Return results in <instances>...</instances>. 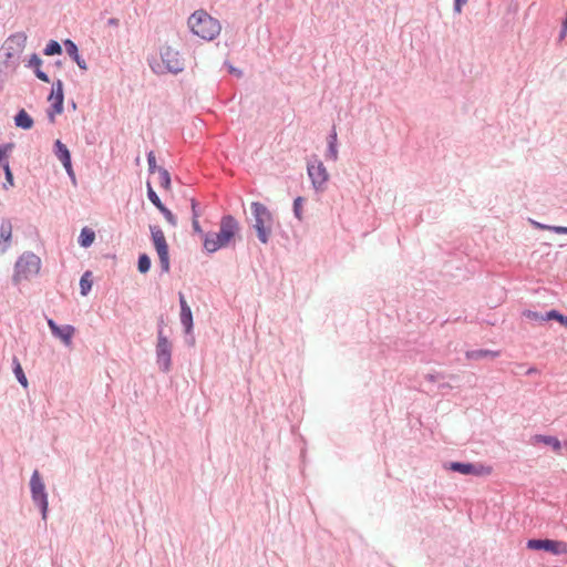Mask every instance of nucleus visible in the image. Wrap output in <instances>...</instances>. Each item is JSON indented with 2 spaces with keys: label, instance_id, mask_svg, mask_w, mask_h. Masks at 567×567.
I'll return each instance as SVG.
<instances>
[{
  "label": "nucleus",
  "instance_id": "nucleus-30",
  "mask_svg": "<svg viewBox=\"0 0 567 567\" xmlns=\"http://www.w3.org/2000/svg\"><path fill=\"white\" fill-rule=\"evenodd\" d=\"M159 210L164 215V217L167 220V223H169L172 226H176L177 225V219H176V217L173 215V213L169 209H167L165 206H163V207L159 208Z\"/></svg>",
  "mask_w": 567,
  "mask_h": 567
},
{
  "label": "nucleus",
  "instance_id": "nucleus-29",
  "mask_svg": "<svg viewBox=\"0 0 567 567\" xmlns=\"http://www.w3.org/2000/svg\"><path fill=\"white\" fill-rule=\"evenodd\" d=\"M64 45H65V50L66 52L74 59V60H78V48L76 45L71 41V40H66L64 42Z\"/></svg>",
  "mask_w": 567,
  "mask_h": 567
},
{
  "label": "nucleus",
  "instance_id": "nucleus-24",
  "mask_svg": "<svg viewBox=\"0 0 567 567\" xmlns=\"http://www.w3.org/2000/svg\"><path fill=\"white\" fill-rule=\"evenodd\" d=\"M138 270L142 274H145L150 270L151 267V259L146 254H143L138 257V264H137Z\"/></svg>",
  "mask_w": 567,
  "mask_h": 567
},
{
  "label": "nucleus",
  "instance_id": "nucleus-9",
  "mask_svg": "<svg viewBox=\"0 0 567 567\" xmlns=\"http://www.w3.org/2000/svg\"><path fill=\"white\" fill-rule=\"evenodd\" d=\"M308 174L317 190H323L329 179V174L322 162H315L308 165Z\"/></svg>",
  "mask_w": 567,
  "mask_h": 567
},
{
  "label": "nucleus",
  "instance_id": "nucleus-38",
  "mask_svg": "<svg viewBox=\"0 0 567 567\" xmlns=\"http://www.w3.org/2000/svg\"><path fill=\"white\" fill-rule=\"evenodd\" d=\"M7 150H8V146H6V147L0 146V166L1 167H3V164L7 162V161H3V157L7 154Z\"/></svg>",
  "mask_w": 567,
  "mask_h": 567
},
{
  "label": "nucleus",
  "instance_id": "nucleus-31",
  "mask_svg": "<svg viewBox=\"0 0 567 567\" xmlns=\"http://www.w3.org/2000/svg\"><path fill=\"white\" fill-rule=\"evenodd\" d=\"M147 195L150 200L159 209L164 205L162 204L161 199L158 198L157 194L154 192V189L148 185Z\"/></svg>",
  "mask_w": 567,
  "mask_h": 567
},
{
  "label": "nucleus",
  "instance_id": "nucleus-11",
  "mask_svg": "<svg viewBox=\"0 0 567 567\" xmlns=\"http://www.w3.org/2000/svg\"><path fill=\"white\" fill-rule=\"evenodd\" d=\"M171 343L163 332H158V341L156 346L157 362L164 371H168L171 367Z\"/></svg>",
  "mask_w": 567,
  "mask_h": 567
},
{
  "label": "nucleus",
  "instance_id": "nucleus-27",
  "mask_svg": "<svg viewBox=\"0 0 567 567\" xmlns=\"http://www.w3.org/2000/svg\"><path fill=\"white\" fill-rule=\"evenodd\" d=\"M60 52H61V47L56 41H51L44 49V54H47V55L59 54Z\"/></svg>",
  "mask_w": 567,
  "mask_h": 567
},
{
  "label": "nucleus",
  "instance_id": "nucleus-1",
  "mask_svg": "<svg viewBox=\"0 0 567 567\" xmlns=\"http://www.w3.org/2000/svg\"><path fill=\"white\" fill-rule=\"evenodd\" d=\"M239 233L240 226L235 217L225 215L220 218L218 231L204 235V249L213 254L221 248L229 247L235 244Z\"/></svg>",
  "mask_w": 567,
  "mask_h": 567
},
{
  "label": "nucleus",
  "instance_id": "nucleus-41",
  "mask_svg": "<svg viewBox=\"0 0 567 567\" xmlns=\"http://www.w3.org/2000/svg\"><path fill=\"white\" fill-rule=\"evenodd\" d=\"M535 226L539 229H547V230H550V227H551V226L543 225L539 223H535Z\"/></svg>",
  "mask_w": 567,
  "mask_h": 567
},
{
  "label": "nucleus",
  "instance_id": "nucleus-6",
  "mask_svg": "<svg viewBox=\"0 0 567 567\" xmlns=\"http://www.w3.org/2000/svg\"><path fill=\"white\" fill-rule=\"evenodd\" d=\"M152 240L154 247L158 254L159 262L163 271L167 272L169 270V256H168V245L166 243L165 235L163 230L154 225L150 227Z\"/></svg>",
  "mask_w": 567,
  "mask_h": 567
},
{
  "label": "nucleus",
  "instance_id": "nucleus-39",
  "mask_svg": "<svg viewBox=\"0 0 567 567\" xmlns=\"http://www.w3.org/2000/svg\"><path fill=\"white\" fill-rule=\"evenodd\" d=\"M75 62L81 69L86 70V64L83 60L80 59V56H78V60H75Z\"/></svg>",
  "mask_w": 567,
  "mask_h": 567
},
{
  "label": "nucleus",
  "instance_id": "nucleus-14",
  "mask_svg": "<svg viewBox=\"0 0 567 567\" xmlns=\"http://www.w3.org/2000/svg\"><path fill=\"white\" fill-rule=\"evenodd\" d=\"M450 468L454 472H458L464 475H470V474L482 475L484 473L488 474L491 472L489 470L485 471V468L483 466L477 467L471 463H458V462L451 463Z\"/></svg>",
  "mask_w": 567,
  "mask_h": 567
},
{
  "label": "nucleus",
  "instance_id": "nucleus-32",
  "mask_svg": "<svg viewBox=\"0 0 567 567\" xmlns=\"http://www.w3.org/2000/svg\"><path fill=\"white\" fill-rule=\"evenodd\" d=\"M198 218H199V213H195V216H193V221H192L193 229L196 234H199L202 236V238L204 239V235H206L207 233L203 231Z\"/></svg>",
  "mask_w": 567,
  "mask_h": 567
},
{
  "label": "nucleus",
  "instance_id": "nucleus-4",
  "mask_svg": "<svg viewBox=\"0 0 567 567\" xmlns=\"http://www.w3.org/2000/svg\"><path fill=\"white\" fill-rule=\"evenodd\" d=\"M41 268V260L31 252L23 254L16 262L13 281L20 284L37 276Z\"/></svg>",
  "mask_w": 567,
  "mask_h": 567
},
{
  "label": "nucleus",
  "instance_id": "nucleus-42",
  "mask_svg": "<svg viewBox=\"0 0 567 567\" xmlns=\"http://www.w3.org/2000/svg\"><path fill=\"white\" fill-rule=\"evenodd\" d=\"M231 73H236L238 76L241 74L239 71H236L233 66L229 68Z\"/></svg>",
  "mask_w": 567,
  "mask_h": 567
},
{
  "label": "nucleus",
  "instance_id": "nucleus-8",
  "mask_svg": "<svg viewBox=\"0 0 567 567\" xmlns=\"http://www.w3.org/2000/svg\"><path fill=\"white\" fill-rule=\"evenodd\" d=\"M527 547L533 550H546L554 555H566L567 554V544L561 540H553V539H529L527 542Z\"/></svg>",
  "mask_w": 567,
  "mask_h": 567
},
{
  "label": "nucleus",
  "instance_id": "nucleus-7",
  "mask_svg": "<svg viewBox=\"0 0 567 567\" xmlns=\"http://www.w3.org/2000/svg\"><path fill=\"white\" fill-rule=\"evenodd\" d=\"M30 486H31L33 502L37 503L41 507L42 518L45 519L47 513H48V497H47L44 484H43L38 471H34L32 474L31 481H30Z\"/></svg>",
  "mask_w": 567,
  "mask_h": 567
},
{
  "label": "nucleus",
  "instance_id": "nucleus-16",
  "mask_svg": "<svg viewBox=\"0 0 567 567\" xmlns=\"http://www.w3.org/2000/svg\"><path fill=\"white\" fill-rule=\"evenodd\" d=\"M533 443L538 444L543 443L545 445L551 446L556 452H559L561 449L560 441L555 436H547V435H535L533 437Z\"/></svg>",
  "mask_w": 567,
  "mask_h": 567
},
{
  "label": "nucleus",
  "instance_id": "nucleus-25",
  "mask_svg": "<svg viewBox=\"0 0 567 567\" xmlns=\"http://www.w3.org/2000/svg\"><path fill=\"white\" fill-rule=\"evenodd\" d=\"M89 272L84 274L80 281L81 293L83 296H85L92 287V281L89 279Z\"/></svg>",
  "mask_w": 567,
  "mask_h": 567
},
{
  "label": "nucleus",
  "instance_id": "nucleus-15",
  "mask_svg": "<svg viewBox=\"0 0 567 567\" xmlns=\"http://www.w3.org/2000/svg\"><path fill=\"white\" fill-rule=\"evenodd\" d=\"M179 303H181V322L185 327L187 333L190 332L193 328V315L189 306L186 302V299L183 293H179Z\"/></svg>",
  "mask_w": 567,
  "mask_h": 567
},
{
  "label": "nucleus",
  "instance_id": "nucleus-26",
  "mask_svg": "<svg viewBox=\"0 0 567 567\" xmlns=\"http://www.w3.org/2000/svg\"><path fill=\"white\" fill-rule=\"evenodd\" d=\"M546 319H548V320H551V319L557 320L561 324L567 327V316H563L561 313H559L556 310H551V311L547 312L546 313Z\"/></svg>",
  "mask_w": 567,
  "mask_h": 567
},
{
  "label": "nucleus",
  "instance_id": "nucleus-21",
  "mask_svg": "<svg viewBox=\"0 0 567 567\" xmlns=\"http://www.w3.org/2000/svg\"><path fill=\"white\" fill-rule=\"evenodd\" d=\"M497 355H498V352L491 351V350H477V351H471V352L466 353V357L468 359H474V360L482 359L485 357L496 358Z\"/></svg>",
  "mask_w": 567,
  "mask_h": 567
},
{
  "label": "nucleus",
  "instance_id": "nucleus-2",
  "mask_svg": "<svg viewBox=\"0 0 567 567\" xmlns=\"http://www.w3.org/2000/svg\"><path fill=\"white\" fill-rule=\"evenodd\" d=\"M188 25L194 35H218L221 31L219 21L205 10L195 11L188 19Z\"/></svg>",
  "mask_w": 567,
  "mask_h": 567
},
{
  "label": "nucleus",
  "instance_id": "nucleus-10",
  "mask_svg": "<svg viewBox=\"0 0 567 567\" xmlns=\"http://www.w3.org/2000/svg\"><path fill=\"white\" fill-rule=\"evenodd\" d=\"M63 85L62 82L59 80L52 87L51 94L49 96V101L51 102V109L49 110V118L50 122L55 121V116L58 114H61L63 111Z\"/></svg>",
  "mask_w": 567,
  "mask_h": 567
},
{
  "label": "nucleus",
  "instance_id": "nucleus-5",
  "mask_svg": "<svg viewBox=\"0 0 567 567\" xmlns=\"http://www.w3.org/2000/svg\"><path fill=\"white\" fill-rule=\"evenodd\" d=\"M183 64L181 54L171 47H165L159 52V61L154 59L152 68L157 73L165 71L177 73L183 70Z\"/></svg>",
  "mask_w": 567,
  "mask_h": 567
},
{
  "label": "nucleus",
  "instance_id": "nucleus-36",
  "mask_svg": "<svg viewBox=\"0 0 567 567\" xmlns=\"http://www.w3.org/2000/svg\"><path fill=\"white\" fill-rule=\"evenodd\" d=\"M467 1L468 0H455V6H454L455 12L461 13L463 6L466 4Z\"/></svg>",
  "mask_w": 567,
  "mask_h": 567
},
{
  "label": "nucleus",
  "instance_id": "nucleus-34",
  "mask_svg": "<svg viewBox=\"0 0 567 567\" xmlns=\"http://www.w3.org/2000/svg\"><path fill=\"white\" fill-rule=\"evenodd\" d=\"M2 168H3L4 173H6V181H7V183L9 184V186H13V175H12V172L10 169L9 163L6 162L3 164Z\"/></svg>",
  "mask_w": 567,
  "mask_h": 567
},
{
  "label": "nucleus",
  "instance_id": "nucleus-43",
  "mask_svg": "<svg viewBox=\"0 0 567 567\" xmlns=\"http://www.w3.org/2000/svg\"><path fill=\"white\" fill-rule=\"evenodd\" d=\"M565 446L567 447V441L565 442Z\"/></svg>",
  "mask_w": 567,
  "mask_h": 567
},
{
  "label": "nucleus",
  "instance_id": "nucleus-22",
  "mask_svg": "<svg viewBox=\"0 0 567 567\" xmlns=\"http://www.w3.org/2000/svg\"><path fill=\"white\" fill-rule=\"evenodd\" d=\"M337 133L336 131L332 132V134L330 135V141H329V157L332 159V161H336L338 158V150H337Z\"/></svg>",
  "mask_w": 567,
  "mask_h": 567
},
{
  "label": "nucleus",
  "instance_id": "nucleus-12",
  "mask_svg": "<svg viewBox=\"0 0 567 567\" xmlns=\"http://www.w3.org/2000/svg\"><path fill=\"white\" fill-rule=\"evenodd\" d=\"M48 326L54 337L59 338L66 347L71 346L72 338L75 333V328L73 326L66 324L60 327L52 319H48Z\"/></svg>",
  "mask_w": 567,
  "mask_h": 567
},
{
  "label": "nucleus",
  "instance_id": "nucleus-18",
  "mask_svg": "<svg viewBox=\"0 0 567 567\" xmlns=\"http://www.w3.org/2000/svg\"><path fill=\"white\" fill-rule=\"evenodd\" d=\"M14 121L17 126L22 127L24 130H29L33 125V120L24 110L18 112V114L14 117Z\"/></svg>",
  "mask_w": 567,
  "mask_h": 567
},
{
  "label": "nucleus",
  "instance_id": "nucleus-3",
  "mask_svg": "<svg viewBox=\"0 0 567 567\" xmlns=\"http://www.w3.org/2000/svg\"><path fill=\"white\" fill-rule=\"evenodd\" d=\"M250 207L255 218L254 228L257 231V236L262 244H267L271 234L272 215L261 203L254 202Z\"/></svg>",
  "mask_w": 567,
  "mask_h": 567
},
{
  "label": "nucleus",
  "instance_id": "nucleus-40",
  "mask_svg": "<svg viewBox=\"0 0 567 567\" xmlns=\"http://www.w3.org/2000/svg\"><path fill=\"white\" fill-rule=\"evenodd\" d=\"M190 203H192L193 216H195V213H198L197 208H196L197 207V203H196L195 199H192Z\"/></svg>",
  "mask_w": 567,
  "mask_h": 567
},
{
  "label": "nucleus",
  "instance_id": "nucleus-28",
  "mask_svg": "<svg viewBox=\"0 0 567 567\" xmlns=\"http://www.w3.org/2000/svg\"><path fill=\"white\" fill-rule=\"evenodd\" d=\"M302 204H303L302 197H297L293 202V213L299 220L302 219Z\"/></svg>",
  "mask_w": 567,
  "mask_h": 567
},
{
  "label": "nucleus",
  "instance_id": "nucleus-17",
  "mask_svg": "<svg viewBox=\"0 0 567 567\" xmlns=\"http://www.w3.org/2000/svg\"><path fill=\"white\" fill-rule=\"evenodd\" d=\"M41 59L37 54H33L29 60L28 66L34 69L38 79H40L43 82H49V76L41 70Z\"/></svg>",
  "mask_w": 567,
  "mask_h": 567
},
{
  "label": "nucleus",
  "instance_id": "nucleus-37",
  "mask_svg": "<svg viewBox=\"0 0 567 567\" xmlns=\"http://www.w3.org/2000/svg\"><path fill=\"white\" fill-rule=\"evenodd\" d=\"M550 230L556 234H567V227L564 226H551Z\"/></svg>",
  "mask_w": 567,
  "mask_h": 567
},
{
  "label": "nucleus",
  "instance_id": "nucleus-35",
  "mask_svg": "<svg viewBox=\"0 0 567 567\" xmlns=\"http://www.w3.org/2000/svg\"><path fill=\"white\" fill-rule=\"evenodd\" d=\"M526 317L529 319H533V320H547L546 316L543 317V316L538 315L537 312H533V311L526 312Z\"/></svg>",
  "mask_w": 567,
  "mask_h": 567
},
{
  "label": "nucleus",
  "instance_id": "nucleus-13",
  "mask_svg": "<svg viewBox=\"0 0 567 567\" xmlns=\"http://www.w3.org/2000/svg\"><path fill=\"white\" fill-rule=\"evenodd\" d=\"M55 156L61 161L65 171L70 176H74L72 164H71V154L65 144H63L60 140L55 141Z\"/></svg>",
  "mask_w": 567,
  "mask_h": 567
},
{
  "label": "nucleus",
  "instance_id": "nucleus-33",
  "mask_svg": "<svg viewBox=\"0 0 567 567\" xmlns=\"http://www.w3.org/2000/svg\"><path fill=\"white\" fill-rule=\"evenodd\" d=\"M147 161H148V166H150L151 173L157 172L158 167L156 166V157H155L154 152L148 153Z\"/></svg>",
  "mask_w": 567,
  "mask_h": 567
},
{
  "label": "nucleus",
  "instance_id": "nucleus-20",
  "mask_svg": "<svg viewBox=\"0 0 567 567\" xmlns=\"http://www.w3.org/2000/svg\"><path fill=\"white\" fill-rule=\"evenodd\" d=\"M94 239H95V234L92 229L85 227L81 230V234L79 237V243L82 247L91 246L93 244Z\"/></svg>",
  "mask_w": 567,
  "mask_h": 567
},
{
  "label": "nucleus",
  "instance_id": "nucleus-23",
  "mask_svg": "<svg viewBox=\"0 0 567 567\" xmlns=\"http://www.w3.org/2000/svg\"><path fill=\"white\" fill-rule=\"evenodd\" d=\"M158 174V183L164 188H169L171 185V177L166 169L164 168H157Z\"/></svg>",
  "mask_w": 567,
  "mask_h": 567
},
{
  "label": "nucleus",
  "instance_id": "nucleus-19",
  "mask_svg": "<svg viewBox=\"0 0 567 567\" xmlns=\"http://www.w3.org/2000/svg\"><path fill=\"white\" fill-rule=\"evenodd\" d=\"M12 363H13V373L17 378V380L19 381V383L24 388L27 389L29 383H28V379L23 372V369H22V365L21 363L19 362L18 358H13L12 360Z\"/></svg>",
  "mask_w": 567,
  "mask_h": 567
}]
</instances>
